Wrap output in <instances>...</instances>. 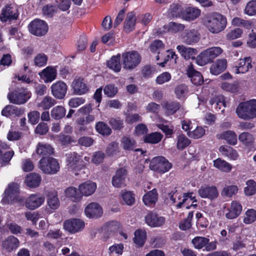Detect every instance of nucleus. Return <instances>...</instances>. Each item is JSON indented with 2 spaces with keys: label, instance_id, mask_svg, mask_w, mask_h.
<instances>
[{
  "label": "nucleus",
  "instance_id": "a878e982",
  "mask_svg": "<svg viewBox=\"0 0 256 256\" xmlns=\"http://www.w3.org/2000/svg\"><path fill=\"white\" fill-rule=\"evenodd\" d=\"M24 112V110L12 105L6 106L2 111L3 116L10 118H16L20 116Z\"/></svg>",
  "mask_w": 256,
  "mask_h": 256
},
{
  "label": "nucleus",
  "instance_id": "ea45409f",
  "mask_svg": "<svg viewBox=\"0 0 256 256\" xmlns=\"http://www.w3.org/2000/svg\"><path fill=\"white\" fill-rule=\"evenodd\" d=\"M136 196L134 192L130 190H122L120 192V197L124 202V204L128 206L133 205L136 201Z\"/></svg>",
  "mask_w": 256,
  "mask_h": 256
},
{
  "label": "nucleus",
  "instance_id": "c756f323",
  "mask_svg": "<svg viewBox=\"0 0 256 256\" xmlns=\"http://www.w3.org/2000/svg\"><path fill=\"white\" fill-rule=\"evenodd\" d=\"M226 67L227 62L226 60H218L211 66L210 72L212 74L217 76L224 71Z\"/></svg>",
  "mask_w": 256,
  "mask_h": 256
},
{
  "label": "nucleus",
  "instance_id": "f257e3e1",
  "mask_svg": "<svg viewBox=\"0 0 256 256\" xmlns=\"http://www.w3.org/2000/svg\"><path fill=\"white\" fill-rule=\"evenodd\" d=\"M204 24L210 32L217 34L225 28L227 21L226 18L221 14L214 13L208 16L204 20Z\"/></svg>",
  "mask_w": 256,
  "mask_h": 256
},
{
  "label": "nucleus",
  "instance_id": "49530a36",
  "mask_svg": "<svg viewBox=\"0 0 256 256\" xmlns=\"http://www.w3.org/2000/svg\"><path fill=\"white\" fill-rule=\"evenodd\" d=\"M210 104L211 105L215 104L216 108L221 110L222 108L226 106V103L224 97L222 95L212 96L210 100Z\"/></svg>",
  "mask_w": 256,
  "mask_h": 256
},
{
  "label": "nucleus",
  "instance_id": "72a5a7b5",
  "mask_svg": "<svg viewBox=\"0 0 256 256\" xmlns=\"http://www.w3.org/2000/svg\"><path fill=\"white\" fill-rule=\"evenodd\" d=\"M36 153L42 158H48L54 153V149L50 144L38 143L36 148Z\"/></svg>",
  "mask_w": 256,
  "mask_h": 256
},
{
  "label": "nucleus",
  "instance_id": "7ed1b4c3",
  "mask_svg": "<svg viewBox=\"0 0 256 256\" xmlns=\"http://www.w3.org/2000/svg\"><path fill=\"white\" fill-rule=\"evenodd\" d=\"M168 198L172 203L178 202V208L185 207L186 208H190V206L196 207L197 206L194 204L196 202V200L192 192L184 194L182 196L176 192L170 193L168 194Z\"/></svg>",
  "mask_w": 256,
  "mask_h": 256
},
{
  "label": "nucleus",
  "instance_id": "c85d7f7f",
  "mask_svg": "<svg viewBox=\"0 0 256 256\" xmlns=\"http://www.w3.org/2000/svg\"><path fill=\"white\" fill-rule=\"evenodd\" d=\"M201 11L196 7L186 8L182 12V18L186 20H193L200 16Z\"/></svg>",
  "mask_w": 256,
  "mask_h": 256
},
{
  "label": "nucleus",
  "instance_id": "6e6d98bb",
  "mask_svg": "<svg viewBox=\"0 0 256 256\" xmlns=\"http://www.w3.org/2000/svg\"><path fill=\"white\" fill-rule=\"evenodd\" d=\"M182 11L181 7L178 4H172L168 12V15L170 17H182Z\"/></svg>",
  "mask_w": 256,
  "mask_h": 256
},
{
  "label": "nucleus",
  "instance_id": "c9c22d12",
  "mask_svg": "<svg viewBox=\"0 0 256 256\" xmlns=\"http://www.w3.org/2000/svg\"><path fill=\"white\" fill-rule=\"evenodd\" d=\"M120 59V54H118L116 56H112L107 61V66L116 72H120L122 68Z\"/></svg>",
  "mask_w": 256,
  "mask_h": 256
},
{
  "label": "nucleus",
  "instance_id": "a18cd8bd",
  "mask_svg": "<svg viewBox=\"0 0 256 256\" xmlns=\"http://www.w3.org/2000/svg\"><path fill=\"white\" fill-rule=\"evenodd\" d=\"M156 120L158 126L166 134H171L172 133L173 129L172 126L168 124V122L160 118L158 116H157Z\"/></svg>",
  "mask_w": 256,
  "mask_h": 256
},
{
  "label": "nucleus",
  "instance_id": "c03bdc74",
  "mask_svg": "<svg viewBox=\"0 0 256 256\" xmlns=\"http://www.w3.org/2000/svg\"><path fill=\"white\" fill-rule=\"evenodd\" d=\"M56 104V100L50 96H46L44 98L41 102L38 104V106L44 110H49Z\"/></svg>",
  "mask_w": 256,
  "mask_h": 256
},
{
  "label": "nucleus",
  "instance_id": "1a4fd4ad",
  "mask_svg": "<svg viewBox=\"0 0 256 256\" xmlns=\"http://www.w3.org/2000/svg\"><path fill=\"white\" fill-rule=\"evenodd\" d=\"M39 168L43 172L48 174H56L60 168L57 160L52 157L42 158L39 162Z\"/></svg>",
  "mask_w": 256,
  "mask_h": 256
},
{
  "label": "nucleus",
  "instance_id": "473e14b6",
  "mask_svg": "<svg viewBox=\"0 0 256 256\" xmlns=\"http://www.w3.org/2000/svg\"><path fill=\"white\" fill-rule=\"evenodd\" d=\"M42 178L39 174L30 173L26 176L24 182L30 188H34L40 186Z\"/></svg>",
  "mask_w": 256,
  "mask_h": 256
},
{
  "label": "nucleus",
  "instance_id": "4468645a",
  "mask_svg": "<svg viewBox=\"0 0 256 256\" xmlns=\"http://www.w3.org/2000/svg\"><path fill=\"white\" fill-rule=\"evenodd\" d=\"M84 214L89 218H98L103 214L102 206L96 202H92L88 204L84 208Z\"/></svg>",
  "mask_w": 256,
  "mask_h": 256
},
{
  "label": "nucleus",
  "instance_id": "dca6fc26",
  "mask_svg": "<svg viewBox=\"0 0 256 256\" xmlns=\"http://www.w3.org/2000/svg\"><path fill=\"white\" fill-rule=\"evenodd\" d=\"M50 89L52 96L56 98L61 100L66 94L68 86L65 82L60 80L53 84Z\"/></svg>",
  "mask_w": 256,
  "mask_h": 256
},
{
  "label": "nucleus",
  "instance_id": "58836bf2",
  "mask_svg": "<svg viewBox=\"0 0 256 256\" xmlns=\"http://www.w3.org/2000/svg\"><path fill=\"white\" fill-rule=\"evenodd\" d=\"M136 22V17L135 14L133 12H128L127 14L124 22V30L127 32H132L134 28Z\"/></svg>",
  "mask_w": 256,
  "mask_h": 256
},
{
  "label": "nucleus",
  "instance_id": "7c9ffc66",
  "mask_svg": "<svg viewBox=\"0 0 256 256\" xmlns=\"http://www.w3.org/2000/svg\"><path fill=\"white\" fill-rule=\"evenodd\" d=\"M187 74L190 78L191 82L195 85H200L204 82L200 73L195 70L192 65L189 66L188 68Z\"/></svg>",
  "mask_w": 256,
  "mask_h": 256
},
{
  "label": "nucleus",
  "instance_id": "603ef678",
  "mask_svg": "<svg viewBox=\"0 0 256 256\" xmlns=\"http://www.w3.org/2000/svg\"><path fill=\"white\" fill-rule=\"evenodd\" d=\"M162 138V135L159 132H152L144 136V141L147 143L157 144Z\"/></svg>",
  "mask_w": 256,
  "mask_h": 256
},
{
  "label": "nucleus",
  "instance_id": "5fc2aeb1",
  "mask_svg": "<svg viewBox=\"0 0 256 256\" xmlns=\"http://www.w3.org/2000/svg\"><path fill=\"white\" fill-rule=\"evenodd\" d=\"M96 129L99 134L103 136H108L112 132L110 128L102 122H99L96 124Z\"/></svg>",
  "mask_w": 256,
  "mask_h": 256
},
{
  "label": "nucleus",
  "instance_id": "6ab92c4d",
  "mask_svg": "<svg viewBox=\"0 0 256 256\" xmlns=\"http://www.w3.org/2000/svg\"><path fill=\"white\" fill-rule=\"evenodd\" d=\"M72 90L74 94L76 95H82L87 93L89 90V88L81 78L74 79L71 85Z\"/></svg>",
  "mask_w": 256,
  "mask_h": 256
},
{
  "label": "nucleus",
  "instance_id": "0e129e2a",
  "mask_svg": "<svg viewBox=\"0 0 256 256\" xmlns=\"http://www.w3.org/2000/svg\"><path fill=\"white\" fill-rule=\"evenodd\" d=\"M238 191V188L236 186L231 185L224 187L222 192V194L228 197H232L236 194Z\"/></svg>",
  "mask_w": 256,
  "mask_h": 256
},
{
  "label": "nucleus",
  "instance_id": "2f4dec72",
  "mask_svg": "<svg viewBox=\"0 0 256 256\" xmlns=\"http://www.w3.org/2000/svg\"><path fill=\"white\" fill-rule=\"evenodd\" d=\"M242 210V206L238 202H232L228 212L226 214V216L228 219H234L238 217Z\"/></svg>",
  "mask_w": 256,
  "mask_h": 256
},
{
  "label": "nucleus",
  "instance_id": "69168bd1",
  "mask_svg": "<svg viewBox=\"0 0 256 256\" xmlns=\"http://www.w3.org/2000/svg\"><path fill=\"white\" fill-rule=\"evenodd\" d=\"M47 61L48 56L44 54H38L34 58V64L39 67L46 65Z\"/></svg>",
  "mask_w": 256,
  "mask_h": 256
},
{
  "label": "nucleus",
  "instance_id": "0eeeda50",
  "mask_svg": "<svg viewBox=\"0 0 256 256\" xmlns=\"http://www.w3.org/2000/svg\"><path fill=\"white\" fill-rule=\"evenodd\" d=\"M66 166L68 170L78 174V171L82 169L85 164L82 160V157L75 152H70L66 155Z\"/></svg>",
  "mask_w": 256,
  "mask_h": 256
},
{
  "label": "nucleus",
  "instance_id": "aec40b11",
  "mask_svg": "<svg viewBox=\"0 0 256 256\" xmlns=\"http://www.w3.org/2000/svg\"><path fill=\"white\" fill-rule=\"evenodd\" d=\"M182 42L189 45H192L198 42L200 34L194 29L186 30L181 36Z\"/></svg>",
  "mask_w": 256,
  "mask_h": 256
},
{
  "label": "nucleus",
  "instance_id": "bb28decb",
  "mask_svg": "<svg viewBox=\"0 0 256 256\" xmlns=\"http://www.w3.org/2000/svg\"><path fill=\"white\" fill-rule=\"evenodd\" d=\"M45 82H50L54 80L57 76V70L54 66H48L40 73Z\"/></svg>",
  "mask_w": 256,
  "mask_h": 256
},
{
  "label": "nucleus",
  "instance_id": "e433bc0d",
  "mask_svg": "<svg viewBox=\"0 0 256 256\" xmlns=\"http://www.w3.org/2000/svg\"><path fill=\"white\" fill-rule=\"evenodd\" d=\"M219 150L223 156L232 160H236L238 156L236 150L230 146H222L220 147Z\"/></svg>",
  "mask_w": 256,
  "mask_h": 256
},
{
  "label": "nucleus",
  "instance_id": "cd10ccee",
  "mask_svg": "<svg viewBox=\"0 0 256 256\" xmlns=\"http://www.w3.org/2000/svg\"><path fill=\"white\" fill-rule=\"evenodd\" d=\"M176 49L185 60L194 59L198 52L196 48L186 47L184 45L178 46Z\"/></svg>",
  "mask_w": 256,
  "mask_h": 256
},
{
  "label": "nucleus",
  "instance_id": "37998d69",
  "mask_svg": "<svg viewBox=\"0 0 256 256\" xmlns=\"http://www.w3.org/2000/svg\"><path fill=\"white\" fill-rule=\"evenodd\" d=\"M134 242L139 246H142L146 238V233L145 230L138 229L134 234Z\"/></svg>",
  "mask_w": 256,
  "mask_h": 256
},
{
  "label": "nucleus",
  "instance_id": "412c9836",
  "mask_svg": "<svg viewBox=\"0 0 256 256\" xmlns=\"http://www.w3.org/2000/svg\"><path fill=\"white\" fill-rule=\"evenodd\" d=\"M18 17V10L16 8L10 6H6L2 10L0 20L2 22L16 20Z\"/></svg>",
  "mask_w": 256,
  "mask_h": 256
},
{
  "label": "nucleus",
  "instance_id": "e2e57ef3",
  "mask_svg": "<svg viewBox=\"0 0 256 256\" xmlns=\"http://www.w3.org/2000/svg\"><path fill=\"white\" fill-rule=\"evenodd\" d=\"M244 193L247 196H252L256 192V182L253 180H248L246 182Z\"/></svg>",
  "mask_w": 256,
  "mask_h": 256
},
{
  "label": "nucleus",
  "instance_id": "393cba45",
  "mask_svg": "<svg viewBox=\"0 0 256 256\" xmlns=\"http://www.w3.org/2000/svg\"><path fill=\"white\" fill-rule=\"evenodd\" d=\"M18 240L14 236H10L2 242V249L6 252H11L16 250L19 246Z\"/></svg>",
  "mask_w": 256,
  "mask_h": 256
},
{
  "label": "nucleus",
  "instance_id": "de8ad7c7",
  "mask_svg": "<svg viewBox=\"0 0 256 256\" xmlns=\"http://www.w3.org/2000/svg\"><path fill=\"white\" fill-rule=\"evenodd\" d=\"M47 204L51 209L56 210L58 208L60 201L56 192H52L48 194Z\"/></svg>",
  "mask_w": 256,
  "mask_h": 256
},
{
  "label": "nucleus",
  "instance_id": "f03ea898",
  "mask_svg": "<svg viewBox=\"0 0 256 256\" xmlns=\"http://www.w3.org/2000/svg\"><path fill=\"white\" fill-rule=\"evenodd\" d=\"M236 112L239 118L244 120L256 118V100L240 102L236 108Z\"/></svg>",
  "mask_w": 256,
  "mask_h": 256
},
{
  "label": "nucleus",
  "instance_id": "39448f33",
  "mask_svg": "<svg viewBox=\"0 0 256 256\" xmlns=\"http://www.w3.org/2000/svg\"><path fill=\"white\" fill-rule=\"evenodd\" d=\"M19 186L17 184H10L6 190L4 196L2 200L4 204H14L18 202L21 204L22 199L18 194Z\"/></svg>",
  "mask_w": 256,
  "mask_h": 256
},
{
  "label": "nucleus",
  "instance_id": "052dcab7",
  "mask_svg": "<svg viewBox=\"0 0 256 256\" xmlns=\"http://www.w3.org/2000/svg\"><path fill=\"white\" fill-rule=\"evenodd\" d=\"M206 130L202 126H197L195 130L192 132H188V135L193 138H200L203 136L205 134Z\"/></svg>",
  "mask_w": 256,
  "mask_h": 256
},
{
  "label": "nucleus",
  "instance_id": "a19ab883",
  "mask_svg": "<svg viewBox=\"0 0 256 256\" xmlns=\"http://www.w3.org/2000/svg\"><path fill=\"white\" fill-rule=\"evenodd\" d=\"M213 162L214 166L222 172H229L232 169V166L230 164L220 158L214 160Z\"/></svg>",
  "mask_w": 256,
  "mask_h": 256
},
{
  "label": "nucleus",
  "instance_id": "9d476101",
  "mask_svg": "<svg viewBox=\"0 0 256 256\" xmlns=\"http://www.w3.org/2000/svg\"><path fill=\"white\" fill-rule=\"evenodd\" d=\"M28 29L32 34L36 36H42L48 32V26L44 21L36 19L29 24Z\"/></svg>",
  "mask_w": 256,
  "mask_h": 256
},
{
  "label": "nucleus",
  "instance_id": "680f3d73",
  "mask_svg": "<svg viewBox=\"0 0 256 256\" xmlns=\"http://www.w3.org/2000/svg\"><path fill=\"white\" fill-rule=\"evenodd\" d=\"M244 14L250 16L256 14V0H251L246 4L244 9Z\"/></svg>",
  "mask_w": 256,
  "mask_h": 256
},
{
  "label": "nucleus",
  "instance_id": "338daca9",
  "mask_svg": "<svg viewBox=\"0 0 256 256\" xmlns=\"http://www.w3.org/2000/svg\"><path fill=\"white\" fill-rule=\"evenodd\" d=\"M171 78L172 76L168 72H163L156 77V82L158 84L161 85L168 82Z\"/></svg>",
  "mask_w": 256,
  "mask_h": 256
},
{
  "label": "nucleus",
  "instance_id": "4be33fe9",
  "mask_svg": "<svg viewBox=\"0 0 256 256\" xmlns=\"http://www.w3.org/2000/svg\"><path fill=\"white\" fill-rule=\"evenodd\" d=\"M127 172L124 168H120L116 171L112 177V184L116 188H122L126 186V180Z\"/></svg>",
  "mask_w": 256,
  "mask_h": 256
},
{
  "label": "nucleus",
  "instance_id": "f3484780",
  "mask_svg": "<svg viewBox=\"0 0 256 256\" xmlns=\"http://www.w3.org/2000/svg\"><path fill=\"white\" fill-rule=\"evenodd\" d=\"M252 59L250 57L240 58L236 65L232 68V70L235 74H244L252 68Z\"/></svg>",
  "mask_w": 256,
  "mask_h": 256
},
{
  "label": "nucleus",
  "instance_id": "423d86ee",
  "mask_svg": "<svg viewBox=\"0 0 256 256\" xmlns=\"http://www.w3.org/2000/svg\"><path fill=\"white\" fill-rule=\"evenodd\" d=\"M122 64L126 70H133L140 63L141 58L136 51H128L123 52L121 56Z\"/></svg>",
  "mask_w": 256,
  "mask_h": 256
},
{
  "label": "nucleus",
  "instance_id": "bf43d9fd",
  "mask_svg": "<svg viewBox=\"0 0 256 256\" xmlns=\"http://www.w3.org/2000/svg\"><path fill=\"white\" fill-rule=\"evenodd\" d=\"M238 139L241 142L246 145L252 144L254 140L252 135L248 132L240 133L238 136Z\"/></svg>",
  "mask_w": 256,
  "mask_h": 256
},
{
  "label": "nucleus",
  "instance_id": "9b49d317",
  "mask_svg": "<svg viewBox=\"0 0 256 256\" xmlns=\"http://www.w3.org/2000/svg\"><path fill=\"white\" fill-rule=\"evenodd\" d=\"M64 228L71 234L78 232L84 228V222L80 218H70L64 222Z\"/></svg>",
  "mask_w": 256,
  "mask_h": 256
},
{
  "label": "nucleus",
  "instance_id": "20e7f679",
  "mask_svg": "<svg viewBox=\"0 0 256 256\" xmlns=\"http://www.w3.org/2000/svg\"><path fill=\"white\" fill-rule=\"evenodd\" d=\"M222 52V49L219 46H213L208 48L201 52L198 56L196 62L199 66H204L212 62L214 59L218 56Z\"/></svg>",
  "mask_w": 256,
  "mask_h": 256
},
{
  "label": "nucleus",
  "instance_id": "f704fd0d",
  "mask_svg": "<svg viewBox=\"0 0 256 256\" xmlns=\"http://www.w3.org/2000/svg\"><path fill=\"white\" fill-rule=\"evenodd\" d=\"M144 204L148 206H152L158 200V194L156 188L146 194L142 198Z\"/></svg>",
  "mask_w": 256,
  "mask_h": 256
},
{
  "label": "nucleus",
  "instance_id": "6e6552de",
  "mask_svg": "<svg viewBox=\"0 0 256 256\" xmlns=\"http://www.w3.org/2000/svg\"><path fill=\"white\" fill-rule=\"evenodd\" d=\"M149 167L152 171L160 174H164L171 168L172 164L164 157L158 156L152 159Z\"/></svg>",
  "mask_w": 256,
  "mask_h": 256
},
{
  "label": "nucleus",
  "instance_id": "f8f14e48",
  "mask_svg": "<svg viewBox=\"0 0 256 256\" xmlns=\"http://www.w3.org/2000/svg\"><path fill=\"white\" fill-rule=\"evenodd\" d=\"M30 92L26 89H19L8 95L10 101L14 104H20L25 103L30 97Z\"/></svg>",
  "mask_w": 256,
  "mask_h": 256
},
{
  "label": "nucleus",
  "instance_id": "4d7b16f0",
  "mask_svg": "<svg viewBox=\"0 0 256 256\" xmlns=\"http://www.w3.org/2000/svg\"><path fill=\"white\" fill-rule=\"evenodd\" d=\"M256 220V210L254 209H248L245 213L243 222L246 224H250Z\"/></svg>",
  "mask_w": 256,
  "mask_h": 256
},
{
  "label": "nucleus",
  "instance_id": "13d9d810",
  "mask_svg": "<svg viewBox=\"0 0 256 256\" xmlns=\"http://www.w3.org/2000/svg\"><path fill=\"white\" fill-rule=\"evenodd\" d=\"M209 242V240L204 237L197 236L192 240V243L195 248L200 249L204 247Z\"/></svg>",
  "mask_w": 256,
  "mask_h": 256
},
{
  "label": "nucleus",
  "instance_id": "864d4df0",
  "mask_svg": "<svg viewBox=\"0 0 256 256\" xmlns=\"http://www.w3.org/2000/svg\"><path fill=\"white\" fill-rule=\"evenodd\" d=\"M122 146L124 150H132L136 146V142L128 136H124L121 140Z\"/></svg>",
  "mask_w": 256,
  "mask_h": 256
},
{
  "label": "nucleus",
  "instance_id": "79ce46f5",
  "mask_svg": "<svg viewBox=\"0 0 256 256\" xmlns=\"http://www.w3.org/2000/svg\"><path fill=\"white\" fill-rule=\"evenodd\" d=\"M64 192L66 196L74 202H78L82 198L81 194L76 188L69 187L66 189Z\"/></svg>",
  "mask_w": 256,
  "mask_h": 256
},
{
  "label": "nucleus",
  "instance_id": "2eb2a0df",
  "mask_svg": "<svg viewBox=\"0 0 256 256\" xmlns=\"http://www.w3.org/2000/svg\"><path fill=\"white\" fill-rule=\"evenodd\" d=\"M144 220L150 227L156 228L162 226L165 222V218L154 212H150L146 215Z\"/></svg>",
  "mask_w": 256,
  "mask_h": 256
},
{
  "label": "nucleus",
  "instance_id": "5701e85b",
  "mask_svg": "<svg viewBox=\"0 0 256 256\" xmlns=\"http://www.w3.org/2000/svg\"><path fill=\"white\" fill-rule=\"evenodd\" d=\"M96 184L93 182L88 180L78 186V191L82 196H88L92 194L96 189Z\"/></svg>",
  "mask_w": 256,
  "mask_h": 256
},
{
  "label": "nucleus",
  "instance_id": "ddd939ff",
  "mask_svg": "<svg viewBox=\"0 0 256 256\" xmlns=\"http://www.w3.org/2000/svg\"><path fill=\"white\" fill-rule=\"evenodd\" d=\"M45 198L44 196L40 194H30L25 201L26 206L31 210H34L40 206L44 202Z\"/></svg>",
  "mask_w": 256,
  "mask_h": 256
},
{
  "label": "nucleus",
  "instance_id": "8fccbe9b",
  "mask_svg": "<svg viewBox=\"0 0 256 256\" xmlns=\"http://www.w3.org/2000/svg\"><path fill=\"white\" fill-rule=\"evenodd\" d=\"M174 93L178 98L181 100L185 98L188 94L187 86L184 84L176 86L174 89Z\"/></svg>",
  "mask_w": 256,
  "mask_h": 256
},
{
  "label": "nucleus",
  "instance_id": "4c0bfd02",
  "mask_svg": "<svg viewBox=\"0 0 256 256\" xmlns=\"http://www.w3.org/2000/svg\"><path fill=\"white\" fill-rule=\"evenodd\" d=\"M219 138L224 140L227 143L232 146H235L238 142L237 135L232 130H226L223 132L220 135Z\"/></svg>",
  "mask_w": 256,
  "mask_h": 256
},
{
  "label": "nucleus",
  "instance_id": "774afa93",
  "mask_svg": "<svg viewBox=\"0 0 256 256\" xmlns=\"http://www.w3.org/2000/svg\"><path fill=\"white\" fill-rule=\"evenodd\" d=\"M105 158V154L100 151L96 152L94 153L92 158V162L98 166L102 164Z\"/></svg>",
  "mask_w": 256,
  "mask_h": 256
},
{
  "label": "nucleus",
  "instance_id": "b1692460",
  "mask_svg": "<svg viewBox=\"0 0 256 256\" xmlns=\"http://www.w3.org/2000/svg\"><path fill=\"white\" fill-rule=\"evenodd\" d=\"M184 28V26L181 24L175 22H170L163 26L162 30L160 28L156 30V33L158 34H162L168 32L171 33H176L182 30Z\"/></svg>",
  "mask_w": 256,
  "mask_h": 256
},
{
  "label": "nucleus",
  "instance_id": "3c124183",
  "mask_svg": "<svg viewBox=\"0 0 256 256\" xmlns=\"http://www.w3.org/2000/svg\"><path fill=\"white\" fill-rule=\"evenodd\" d=\"M190 144V140L185 135L182 134L178 136L176 146L178 150H182Z\"/></svg>",
  "mask_w": 256,
  "mask_h": 256
},
{
  "label": "nucleus",
  "instance_id": "a211bd4d",
  "mask_svg": "<svg viewBox=\"0 0 256 256\" xmlns=\"http://www.w3.org/2000/svg\"><path fill=\"white\" fill-rule=\"evenodd\" d=\"M198 194L201 198L210 200L216 198L218 196V190L216 186L208 185L202 186L198 190Z\"/></svg>",
  "mask_w": 256,
  "mask_h": 256
},
{
  "label": "nucleus",
  "instance_id": "09e8293b",
  "mask_svg": "<svg viewBox=\"0 0 256 256\" xmlns=\"http://www.w3.org/2000/svg\"><path fill=\"white\" fill-rule=\"evenodd\" d=\"M66 110L62 106H58L54 107L50 111V115L54 120H60L66 114Z\"/></svg>",
  "mask_w": 256,
  "mask_h": 256
}]
</instances>
